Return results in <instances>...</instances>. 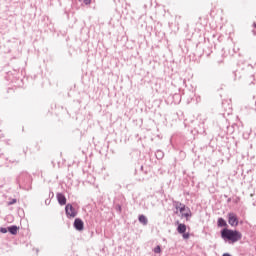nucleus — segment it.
I'll return each instance as SVG.
<instances>
[{
	"label": "nucleus",
	"instance_id": "9d476101",
	"mask_svg": "<svg viewBox=\"0 0 256 256\" xmlns=\"http://www.w3.org/2000/svg\"><path fill=\"white\" fill-rule=\"evenodd\" d=\"M218 227H227V222L223 218H219Z\"/></svg>",
	"mask_w": 256,
	"mask_h": 256
},
{
	"label": "nucleus",
	"instance_id": "9b49d317",
	"mask_svg": "<svg viewBox=\"0 0 256 256\" xmlns=\"http://www.w3.org/2000/svg\"><path fill=\"white\" fill-rule=\"evenodd\" d=\"M154 253H161V246H156L154 248Z\"/></svg>",
	"mask_w": 256,
	"mask_h": 256
},
{
	"label": "nucleus",
	"instance_id": "7ed1b4c3",
	"mask_svg": "<svg viewBox=\"0 0 256 256\" xmlns=\"http://www.w3.org/2000/svg\"><path fill=\"white\" fill-rule=\"evenodd\" d=\"M178 227H177V232L182 235L183 239H189V237H191V235L189 234V232L187 231V225L183 224V223H179V221L176 222Z\"/></svg>",
	"mask_w": 256,
	"mask_h": 256
},
{
	"label": "nucleus",
	"instance_id": "423d86ee",
	"mask_svg": "<svg viewBox=\"0 0 256 256\" xmlns=\"http://www.w3.org/2000/svg\"><path fill=\"white\" fill-rule=\"evenodd\" d=\"M84 223L83 220H81L80 218H76L74 221V227L77 231H83L84 229Z\"/></svg>",
	"mask_w": 256,
	"mask_h": 256
},
{
	"label": "nucleus",
	"instance_id": "f257e3e1",
	"mask_svg": "<svg viewBox=\"0 0 256 256\" xmlns=\"http://www.w3.org/2000/svg\"><path fill=\"white\" fill-rule=\"evenodd\" d=\"M221 237L224 240L230 241L231 243H237V241H241L243 234L237 230H230L224 228L221 231Z\"/></svg>",
	"mask_w": 256,
	"mask_h": 256
},
{
	"label": "nucleus",
	"instance_id": "f03ea898",
	"mask_svg": "<svg viewBox=\"0 0 256 256\" xmlns=\"http://www.w3.org/2000/svg\"><path fill=\"white\" fill-rule=\"evenodd\" d=\"M174 207L176 209L175 214L180 215L181 219H186V221H189V219H191L193 216L191 209L181 202H175Z\"/></svg>",
	"mask_w": 256,
	"mask_h": 256
},
{
	"label": "nucleus",
	"instance_id": "ddd939ff",
	"mask_svg": "<svg viewBox=\"0 0 256 256\" xmlns=\"http://www.w3.org/2000/svg\"><path fill=\"white\" fill-rule=\"evenodd\" d=\"M83 3H84L85 5H91V0H83Z\"/></svg>",
	"mask_w": 256,
	"mask_h": 256
},
{
	"label": "nucleus",
	"instance_id": "6e6552de",
	"mask_svg": "<svg viewBox=\"0 0 256 256\" xmlns=\"http://www.w3.org/2000/svg\"><path fill=\"white\" fill-rule=\"evenodd\" d=\"M18 230H19V228H17V226L8 227V231H9V233H11V235H17Z\"/></svg>",
	"mask_w": 256,
	"mask_h": 256
},
{
	"label": "nucleus",
	"instance_id": "f8f14e48",
	"mask_svg": "<svg viewBox=\"0 0 256 256\" xmlns=\"http://www.w3.org/2000/svg\"><path fill=\"white\" fill-rule=\"evenodd\" d=\"M0 233H7V228L1 227V228H0Z\"/></svg>",
	"mask_w": 256,
	"mask_h": 256
},
{
	"label": "nucleus",
	"instance_id": "39448f33",
	"mask_svg": "<svg viewBox=\"0 0 256 256\" xmlns=\"http://www.w3.org/2000/svg\"><path fill=\"white\" fill-rule=\"evenodd\" d=\"M228 223L231 227H237V225H239V219L235 213L228 214Z\"/></svg>",
	"mask_w": 256,
	"mask_h": 256
},
{
	"label": "nucleus",
	"instance_id": "20e7f679",
	"mask_svg": "<svg viewBox=\"0 0 256 256\" xmlns=\"http://www.w3.org/2000/svg\"><path fill=\"white\" fill-rule=\"evenodd\" d=\"M65 211L68 219H73L77 217V211L75 210V208H73V205L67 204L65 207Z\"/></svg>",
	"mask_w": 256,
	"mask_h": 256
},
{
	"label": "nucleus",
	"instance_id": "1a4fd4ad",
	"mask_svg": "<svg viewBox=\"0 0 256 256\" xmlns=\"http://www.w3.org/2000/svg\"><path fill=\"white\" fill-rule=\"evenodd\" d=\"M139 221H140V223H142V225H147V223H148L147 217H145V215H140Z\"/></svg>",
	"mask_w": 256,
	"mask_h": 256
},
{
	"label": "nucleus",
	"instance_id": "0eeeda50",
	"mask_svg": "<svg viewBox=\"0 0 256 256\" xmlns=\"http://www.w3.org/2000/svg\"><path fill=\"white\" fill-rule=\"evenodd\" d=\"M56 197L60 205H67V198H65V195H63L62 193H58Z\"/></svg>",
	"mask_w": 256,
	"mask_h": 256
}]
</instances>
